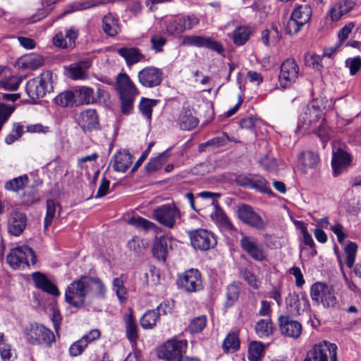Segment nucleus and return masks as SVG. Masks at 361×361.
<instances>
[{
	"instance_id": "nucleus-1",
	"label": "nucleus",
	"mask_w": 361,
	"mask_h": 361,
	"mask_svg": "<svg viewBox=\"0 0 361 361\" xmlns=\"http://www.w3.org/2000/svg\"><path fill=\"white\" fill-rule=\"evenodd\" d=\"M89 281L88 276H82L71 283L65 290V301L73 307H83L85 300L90 293Z\"/></svg>"
},
{
	"instance_id": "nucleus-2",
	"label": "nucleus",
	"mask_w": 361,
	"mask_h": 361,
	"mask_svg": "<svg viewBox=\"0 0 361 361\" xmlns=\"http://www.w3.org/2000/svg\"><path fill=\"white\" fill-rule=\"evenodd\" d=\"M26 341L33 345H40L50 347L55 341L54 333L42 324H30L23 331Z\"/></svg>"
},
{
	"instance_id": "nucleus-3",
	"label": "nucleus",
	"mask_w": 361,
	"mask_h": 361,
	"mask_svg": "<svg viewBox=\"0 0 361 361\" xmlns=\"http://www.w3.org/2000/svg\"><path fill=\"white\" fill-rule=\"evenodd\" d=\"M52 90V73L49 71L42 72L39 76L28 80L25 92L32 100L42 98L47 92Z\"/></svg>"
},
{
	"instance_id": "nucleus-4",
	"label": "nucleus",
	"mask_w": 361,
	"mask_h": 361,
	"mask_svg": "<svg viewBox=\"0 0 361 361\" xmlns=\"http://www.w3.org/2000/svg\"><path fill=\"white\" fill-rule=\"evenodd\" d=\"M152 218L164 227L172 229L181 219V212L173 203L160 205L153 209Z\"/></svg>"
},
{
	"instance_id": "nucleus-5",
	"label": "nucleus",
	"mask_w": 361,
	"mask_h": 361,
	"mask_svg": "<svg viewBox=\"0 0 361 361\" xmlns=\"http://www.w3.org/2000/svg\"><path fill=\"white\" fill-rule=\"evenodd\" d=\"M37 257L33 250L27 245L16 247L11 250L6 257V262L14 269H25L35 264Z\"/></svg>"
},
{
	"instance_id": "nucleus-6",
	"label": "nucleus",
	"mask_w": 361,
	"mask_h": 361,
	"mask_svg": "<svg viewBox=\"0 0 361 361\" xmlns=\"http://www.w3.org/2000/svg\"><path fill=\"white\" fill-rule=\"evenodd\" d=\"M187 346L186 340L171 338L158 348V357L166 361H180Z\"/></svg>"
},
{
	"instance_id": "nucleus-7",
	"label": "nucleus",
	"mask_w": 361,
	"mask_h": 361,
	"mask_svg": "<svg viewBox=\"0 0 361 361\" xmlns=\"http://www.w3.org/2000/svg\"><path fill=\"white\" fill-rule=\"evenodd\" d=\"M304 361H337V346L326 341L315 344Z\"/></svg>"
},
{
	"instance_id": "nucleus-8",
	"label": "nucleus",
	"mask_w": 361,
	"mask_h": 361,
	"mask_svg": "<svg viewBox=\"0 0 361 361\" xmlns=\"http://www.w3.org/2000/svg\"><path fill=\"white\" fill-rule=\"evenodd\" d=\"M191 245L200 251H207L214 248L216 245L214 234L204 228H199L188 232Z\"/></svg>"
},
{
	"instance_id": "nucleus-9",
	"label": "nucleus",
	"mask_w": 361,
	"mask_h": 361,
	"mask_svg": "<svg viewBox=\"0 0 361 361\" xmlns=\"http://www.w3.org/2000/svg\"><path fill=\"white\" fill-rule=\"evenodd\" d=\"M310 296L312 300L322 302L326 307H334L337 304L334 288L324 283H314L310 289Z\"/></svg>"
},
{
	"instance_id": "nucleus-10",
	"label": "nucleus",
	"mask_w": 361,
	"mask_h": 361,
	"mask_svg": "<svg viewBox=\"0 0 361 361\" xmlns=\"http://www.w3.org/2000/svg\"><path fill=\"white\" fill-rule=\"evenodd\" d=\"M181 45L206 48L219 54H221L224 50L223 45L220 42L204 35H185L183 38Z\"/></svg>"
},
{
	"instance_id": "nucleus-11",
	"label": "nucleus",
	"mask_w": 361,
	"mask_h": 361,
	"mask_svg": "<svg viewBox=\"0 0 361 361\" xmlns=\"http://www.w3.org/2000/svg\"><path fill=\"white\" fill-rule=\"evenodd\" d=\"M235 181L238 185L246 188L255 189L263 193H272L268 182L259 174L242 173L236 177Z\"/></svg>"
},
{
	"instance_id": "nucleus-12",
	"label": "nucleus",
	"mask_w": 361,
	"mask_h": 361,
	"mask_svg": "<svg viewBox=\"0 0 361 361\" xmlns=\"http://www.w3.org/2000/svg\"><path fill=\"white\" fill-rule=\"evenodd\" d=\"M178 287L187 293H195L202 288L201 274L197 269L186 271L177 280Z\"/></svg>"
},
{
	"instance_id": "nucleus-13",
	"label": "nucleus",
	"mask_w": 361,
	"mask_h": 361,
	"mask_svg": "<svg viewBox=\"0 0 361 361\" xmlns=\"http://www.w3.org/2000/svg\"><path fill=\"white\" fill-rule=\"evenodd\" d=\"M299 74V67L295 61L288 59L284 61L281 66L279 75L280 85L283 88L290 87L295 82Z\"/></svg>"
},
{
	"instance_id": "nucleus-14",
	"label": "nucleus",
	"mask_w": 361,
	"mask_h": 361,
	"mask_svg": "<svg viewBox=\"0 0 361 361\" xmlns=\"http://www.w3.org/2000/svg\"><path fill=\"white\" fill-rule=\"evenodd\" d=\"M241 248L253 259L262 262L267 259L263 245L257 238L250 235H243L240 240Z\"/></svg>"
},
{
	"instance_id": "nucleus-15",
	"label": "nucleus",
	"mask_w": 361,
	"mask_h": 361,
	"mask_svg": "<svg viewBox=\"0 0 361 361\" xmlns=\"http://www.w3.org/2000/svg\"><path fill=\"white\" fill-rule=\"evenodd\" d=\"M238 217L242 222L257 230L262 231L266 228L264 220L248 204H243L238 207Z\"/></svg>"
},
{
	"instance_id": "nucleus-16",
	"label": "nucleus",
	"mask_w": 361,
	"mask_h": 361,
	"mask_svg": "<svg viewBox=\"0 0 361 361\" xmlns=\"http://www.w3.org/2000/svg\"><path fill=\"white\" fill-rule=\"evenodd\" d=\"M137 78L143 87L153 88L161 83L163 72L155 66H147L138 72Z\"/></svg>"
},
{
	"instance_id": "nucleus-17",
	"label": "nucleus",
	"mask_w": 361,
	"mask_h": 361,
	"mask_svg": "<svg viewBox=\"0 0 361 361\" xmlns=\"http://www.w3.org/2000/svg\"><path fill=\"white\" fill-rule=\"evenodd\" d=\"M75 121L83 131H90L99 126V117L96 110L88 109L76 115Z\"/></svg>"
},
{
	"instance_id": "nucleus-18",
	"label": "nucleus",
	"mask_w": 361,
	"mask_h": 361,
	"mask_svg": "<svg viewBox=\"0 0 361 361\" xmlns=\"http://www.w3.org/2000/svg\"><path fill=\"white\" fill-rule=\"evenodd\" d=\"M279 322L282 334L293 338L300 336L302 326L298 321L291 319L288 316H281Z\"/></svg>"
},
{
	"instance_id": "nucleus-19",
	"label": "nucleus",
	"mask_w": 361,
	"mask_h": 361,
	"mask_svg": "<svg viewBox=\"0 0 361 361\" xmlns=\"http://www.w3.org/2000/svg\"><path fill=\"white\" fill-rule=\"evenodd\" d=\"M352 161L351 156L342 149L333 151L331 165L336 176L340 175Z\"/></svg>"
},
{
	"instance_id": "nucleus-20",
	"label": "nucleus",
	"mask_w": 361,
	"mask_h": 361,
	"mask_svg": "<svg viewBox=\"0 0 361 361\" xmlns=\"http://www.w3.org/2000/svg\"><path fill=\"white\" fill-rule=\"evenodd\" d=\"M319 156L312 151L302 152L298 155L299 169L303 174H308L310 171L314 170L319 164Z\"/></svg>"
},
{
	"instance_id": "nucleus-21",
	"label": "nucleus",
	"mask_w": 361,
	"mask_h": 361,
	"mask_svg": "<svg viewBox=\"0 0 361 361\" xmlns=\"http://www.w3.org/2000/svg\"><path fill=\"white\" fill-rule=\"evenodd\" d=\"M27 225L26 215L22 212H13L8 222V231L10 234L18 236L20 235Z\"/></svg>"
},
{
	"instance_id": "nucleus-22",
	"label": "nucleus",
	"mask_w": 361,
	"mask_h": 361,
	"mask_svg": "<svg viewBox=\"0 0 361 361\" xmlns=\"http://www.w3.org/2000/svg\"><path fill=\"white\" fill-rule=\"evenodd\" d=\"M32 279L37 288L54 296L60 295L58 288L44 274L38 271L34 272L32 274Z\"/></svg>"
},
{
	"instance_id": "nucleus-23",
	"label": "nucleus",
	"mask_w": 361,
	"mask_h": 361,
	"mask_svg": "<svg viewBox=\"0 0 361 361\" xmlns=\"http://www.w3.org/2000/svg\"><path fill=\"white\" fill-rule=\"evenodd\" d=\"M214 207V212L211 214L212 219L221 229L226 231H231L235 229L231 220L228 219L226 213L219 207L218 202L215 200L212 201Z\"/></svg>"
},
{
	"instance_id": "nucleus-24",
	"label": "nucleus",
	"mask_w": 361,
	"mask_h": 361,
	"mask_svg": "<svg viewBox=\"0 0 361 361\" xmlns=\"http://www.w3.org/2000/svg\"><path fill=\"white\" fill-rule=\"evenodd\" d=\"M114 171L125 173L133 163V157L127 151H118L111 158Z\"/></svg>"
},
{
	"instance_id": "nucleus-25",
	"label": "nucleus",
	"mask_w": 361,
	"mask_h": 361,
	"mask_svg": "<svg viewBox=\"0 0 361 361\" xmlns=\"http://www.w3.org/2000/svg\"><path fill=\"white\" fill-rule=\"evenodd\" d=\"M75 106L94 104L98 102L92 87L82 86L74 90Z\"/></svg>"
},
{
	"instance_id": "nucleus-26",
	"label": "nucleus",
	"mask_w": 361,
	"mask_h": 361,
	"mask_svg": "<svg viewBox=\"0 0 361 361\" xmlns=\"http://www.w3.org/2000/svg\"><path fill=\"white\" fill-rule=\"evenodd\" d=\"M116 85L120 95L137 94L138 91L126 73H119L116 78Z\"/></svg>"
},
{
	"instance_id": "nucleus-27",
	"label": "nucleus",
	"mask_w": 361,
	"mask_h": 361,
	"mask_svg": "<svg viewBox=\"0 0 361 361\" xmlns=\"http://www.w3.org/2000/svg\"><path fill=\"white\" fill-rule=\"evenodd\" d=\"M117 53L126 60L128 66L141 61L145 58L144 55L138 49L133 47L119 48L117 49Z\"/></svg>"
},
{
	"instance_id": "nucleus-28",
	"label": "nucleus",
	"mask_w": 361,
	"mask_h": 361,
	"mask_svg": "<svg viewBox=\"0 0 361 361\" xmlns=\"http://www.w3.org/2000/svg\"><path fill=\"white\" fill-rule=\"evenodd\" d=\"M102 30L109 36L114 37L119 32L118 18L111 13H109L103 17Z\"/></svg>"
},
{
	"instance_id": "nucleus-29",
	"label": "nucleus",
	"mask_w": 361,
	"mask_h": 361,
	"mask_svg": "<svg viewBox=\"0 0 361 361\" xmlns=\"http://www.w3.org/2000/svg\"><path fill=\"white\" fill-rule=\"evenodd\" d=\"M91 66L90 61H82L71 66L68 68L70 78L73 80H85L87 78V70Z\"/></svg>"
},
{
	"instance_id": "nucleus-30",
	"label": "nucleus",
	"mask_w": 361,
	"mask_h": 361,
	"mask_svg": "<svg viewBox=\"0 0 361 361\" xmlns=\"http://www.w3.org/2000/svg\"><path fill=\"white\" fill-rule=\"evenodd\" d=\"M322 112L319 107L314 106H307L301 117V121L304 125L312 126L322 118Z\"/></svg>"
},
{
	"instance_id": "nucleus-31",
	"label": "nucleus",
	"mask_w": 361,
	"mask_h": 361,
	"mask_svg": "<svg viewBox=\"0 0 361 361\" xmlns=\"http://www.w3.org/2000/svg\"><path fill=\"white\" fill-rule=\"evenodd\" d=\"M44 61L41 56L30 54L21 58L18 65L19 67L27 70H36L43 65Z\"/></svg>"
},
{
	"instance_id": "nucleus-32",
	"label": "nucleus",
	"mask_w": 361,
	"mask_h": 361,
	"mask_svg": "<svg viewBox=\"0 0 361 361\" xmlns=\"http://www.w3.org/2000/svg\"><path fill=\"white\" fill-rule=\"evenodd\" d=\"M130 312H131L130 310ZM123 319L126 326V337L130 342H135L137 338V326L132 312L125 314Z\"/></svg>"
},
{
	"instance_id": "nucleus-33",
	"label": "nucleus",
	"mask_w": 361,
	"mask_h": 361,
	"mask_svg": "<svg viewBox=\"0 0 361 361\" xmlns=\"http://www.w3.org/2000/svg\"><path fill=\"white\" fill-rule=\"evenodd\" d=\"M198 119L192 116L190 110L181 112L178 119L180 128L184 130H190L198 124Z\"/></svg>"
},
{
	"instance_id": "nucleus-34",
	"label": "nucleus",
	"mask_w": 361,
	"mask_h": 361,
	"mask_svg": "<svg viewBox=\"0 0 361 361\" xmlns=\"http://www.w3.org/2000/svg\"><path fill=\"white\" fill-rule=\"evenodd\" d=\"M312 16V9L310 6H299L292 12L291 17L299 22L303 26L307 24Z\"/></svg>"
},
{
	"instance_id": "nucleus-35",
	"label": "nucleus",
	"mask_w": 361,
	"mask_h": 361,
	"mask_svg": "<svg viewBox=\"0 0 361 361\" xmlns=\"http://www.w3.org/2000/svg\"><path fill=\"white\" fill-rule=\"evenodd\" d=\"M169 157V152L168 151H165L157 157L150 159L145 165L146 171L149 173H152L160 169L168 161Z\"/></svg>"
},
{
	"instance_id": "nucleus-36",
	"label": "nucleus",
	"mask_w": 361,
	"mask_h": 361,
	"mask_svg": "<svg viewBox=\"0 0 361 361\" xmlns=\"http://www.w3.org/2000/svg\"><path fill=\"white\" fill-rule=\"evenodd\" d=\"M128 224L145 231H154L157 233L160 230L157 224L141 216H133L128 220Z\"/></svg>"
},
{
	"instance_id": "nucleus-37",
	"label": "nucleus",
	"mask_w": 361,
	"mask_h": 361,
	"mask_svg": "<svg viewBox=\"0 0 361 361\" xmlns=\"http://www.w3.org/2000/svg\"><path fill=\"white\" fill-rule=\"evenodd\" d=\"M30 182L27 175L20 176L8 180L5 183V189L8 191L18 192L25 188Z\"/></svg>"
},
{
	"instance_id": "nucleus-38",
	"label": "nucleus",
	"mask_w": 361,
	"mask_h": 361,
	"mask_svg": "<svg viewBox=\"0 0 361 361\" xmlns=\"http://www.w3.org/2000/svg\"><path fill=\"white\" fill-rule=\"evenodd\" d=\"M255 332L261 338H268L273 333V324L271 319L266 318L258 321L255 325Z\"/></svg>"
},
{
	"instance_id": "nucleus-39",
	"label": "nucleus",
	"mask_w": 361,
	"mask_h": 361,
	"mask_svg": "<svg viewBox=\"0 0 361 361\" xmlns=\"http://www.w3.org/2000/svg\"><path fill=\"white\" fill-rule=\"evenodd\" d=\"M302 302L303 303L304 307H306L308 303V301L306 298H302ZM287 305L290 308V311L293 313H296L298 314H300L301 312L304 310V309L301 308V300L299 298V295L295 293H290L286 298Z\"/></svg>"
},
{
	"instance_id": "nucleus-40",
	"label": "nucleus",
	"mask_w": 361,
	"mask_h": 361,
	"mask_svg": "<svg viewBox=\"0 0 361 361\" xmlns=\"http://www.w3.org/2000/svg\"><path fill=\"white\" fill-rule=\"evenodd\" d=\"M251 34L250 29L245 26L236 27L233 33V41L236 46L245 44L249 39Z\"/></svg>"
},
{
	"instance_id": "nucleus-41",
	"label": "nucleus",
	"mask_w": 361,
	"mask_h": 361,
	"mask_svg": "<svg viewBox=\"0 0 361 361\" xmlns=\"http://www.w3.org/2000/svg\"><path fill=\"white\" fill-rule=\"evenodd\" d=\"M261 36L263 44L267 47L276 44L281 37L280 32L275 25H273L269 30H263Z\"/></svg>"
},
{
	"instance_id": "nucleus-42",
	"label": "nucleus",
	"mask_w": 361,
	"mask_h": 361,
	"mask_svg": "<svg viewBox=\"0 0 361 361\" xmlns=\"http://www.w3.org/2000/svg\"><path fill=\"white\" fill-rule=\"evenodd\" d=\"M154 256L159 260L164 261L167 253V243L164 237L156 238L152 248Z\"/></svg>"
},
{
	"instance_id": "nucleus-43",
	"label": "nucleus",
	"mask_w": 361,
	"mask_h": 361,
	"mask_svg": "<svg viewBox=\"0 0 361 361\" xmlns=\"http://www.w3.org/2000/svg\"><path fill=\"white\" fill-rule=\"evenodd\" d=\"M159 319V314L154 310H147L140 319V326L144 329H151L156 326Z\"/></svg>"
},
{
	"instance_id": "nucleus-44",
	"label": "nucleus",
	"mask_w": 361,
	"mask_h": 361,
	"mask_svg": "<svg viewBox=\"0 0 361 361\" xmlns=\"http://www.w3.org/2000/svg\"><path fill=\"white\" fill-rule=\"evenodd\" d=\"M222 348L226 353L238 350L240 348L238 334L235 331L229 333L224 340Z\"/></svg>"
},
{
	"instance_id": "nucleus-45",
	"label": "nucleus",
	"mask_w": 361,
	"mask_h": 361,
	"mask_svg": "<svg viewBox=\"0 0 361 361\" xmlns=\"http://www.w3.org/2000/svg\"><path fill=\"white\" fill-rule=\"evenodd\" d=\"M54 102L61 106H75L74 90L65 91L59 94L54 98Z\"/></svg>"
},
{
	"instance_id": "nucleus-46",
	"label": "nucleus",
	"mask_w": 361,
	"mask_h": 361,
	"mask_svg": "<svg viewBox=\"0 0 361 361\" xmlns=\"http://www.w3.org/2000/svg\"><path fill=\"white\" fill-rule=\"evenodd\" d=\"M60 205L53 200H48L46 203V215L44 217V226L47 228L52 223L55 216L56 209Z\"/></svg>"
},
{
	"instance_id": "nucleus-47",
	"label": "nucleus",
	"mask_w": 361,
	"mask_h": 361,
	"mask_svg": "<svg viewBox=\"0 0 361 361\" xmlns=\"http://www.w3.org/2000/svg\"><path fill=\"white\" fill-rule=\"evenodd\" d=\"M25 77L11 76L0 80V88L5 90H16Z\"/></svg>"
},
{
	"instance_id": "nucleus-48",
	"label": "nucleus",
	"mask_w": 361,
	"mask_h": 361,
	"mask_svg": "<svg viewBox=\"0 0 361 361\" xmlns=\"http://www.w3.org/2000/svg\"><path fill=\"white\" fill-rule=\"evenodd\" d=\"M157 104V100L142 98L140 102L139 108L142 114L149 121L152 118V108Z\"/></svg>"
},
{
	"instance_id": "nucleus-49",
	"label": "nucleus",
	"mask_w": 361,
	"mask_h": 361,
	"mask_svg": "<svg viewBox=\"0 0 361 361\" xmlns=\"http://www.w3.org/2000/svg\"><path fill=\"white\" fill-rule=\"evenodd\" d=\"M240 286L238 282L231 283L226 290V305L232 306L238 299Z\"/></svg>"
},
{
	"instance_id": "nucleus-50",
	"label": "nucleus",
	"mask_w": 361,
	"mask_h": 361,
	"mask_svg": "<svg viewBox=\"0 0 361 361\" xmlns=\"http://www.w3.org/2000/svg\"><path fill=\"white\" fill-rule=\"evenodd\" d=\"M264 351L263 345L257 341L252 342L248 348V359L250 361H259Z\"/></svg>"
},
{
	"instance_id": "nucleus-51",
	"label": "nucleus",
	"mask_w": 361,
	"mask_h": 361,
	"mask_svg": "<svg viewBox=\"0 0 361 361\" xmlns=\"http://www.w3.org/2000/svg\"><path fill=\"white\" fill-rule=\"evenodd\" d=\"M114 290L121 303H124L126 301L127 290L124 286V281L121 277H116L113 280Z\"/></svg>"
},
{
	"instance_id": "nucleus-52",
	"label": "nucleus",
	"mask_w": 361,
	"mask_h": 361,
	"mask_svg": "<svg viewBox=\"0 0 361 361\" xmlns=\"http://www.w3.org/2000/svg\"><path fill=\"white\" fill-rule=\"evenodd\" d=\"M357 248V245L353 242L348 243L344 247L345 263L349 268L355 263Z\"/></svg>"
},
{
	"instance_id": "nucleus-53",
	"label": "nucleus",
	"mask_w": 361,
	"mask_h": 361,
	"mask_svg": "<svg viewBox=\"0 0 361 361\" xmlns=\"http://www.w3.org/2000/svg\"><path fill=\"white\" fill-rule=\"evenodd\" d=\"M21 199L22 202L27 206L32 205L39 200L37 195V190L33 187L27 188L22 195Z\"/></svg>"
},
{
	"instance_id": "nucleus-54",
	"label": "nucleus",
	"mask_w": 361,
	"mask_h": 361,
	"mask_svg": "<svg viewBox=\"0 0 361 361\" xmlns=\"http://www.w3.org/2000/svg\"><path fill=\"white\" fill-rule=\"evenodd\" d=\"M207 324V317L201 315L193 318L188 326V329L191 333L201 332Z\"/></svg>"
},
{
	"instance_id": "nucleus-55",
	"label": "nucleus",
	"mask_w": 361,
	"mask_h": 361,
	"mask_svg": "<svg viewBox=\"0 0 361 361\" xmlns=\"http://www.w3.org/2000/svg\"><path fill=\"white\" fill-rule=\"evenodd\" d=\"M23 133V126L19 123H14L11 133L6 137L5 142L8 145H11L16 140H18Z\"/></svg>"
},
{
	"instance_id": "nucleus-56",
	"label": "nucleus",
	"mask_w": 361,
	"mask_h": 361,
	"mask_svg": "<svg viewBox=\"0 0 361 361\" xmlns=\"http://www.w3.org/2000/svg\"><path fill=\"white\" fill-rule=\"evenodd\" d=\"M89 279L90 292L93 290L94 286L96 296L99 298H103L106 293V288L103 282L97 277L89 276Z\"/></svg>"
},
{
	"instance_id": "nucleus-57",
	"label": "nucleus",
	"mask_w": 361,
	"mask_h": 361,
	"mask_svg": "<svg viewBox=\"0 0 361 361\" xmlns=\"http://www.w3.org/2000/svg\"><path fill=\"white\" fill-rule=\"evenodd\" d=\"M87 346V341L85 338H81L78 341L72 343L69 348V353L71 357H77L81 355Z\"/></svg>"
},
{
	"instance_id": "nucleus-58",
	"label": "nucleus",
	"mask_w": 361,
	"mask_h": 361,
	"mask_svg": "<svg viewBox=\"0 0 361 361\" xmlns=\"http://www.w3.org/2000/svg\"><path fill=\"white\" fill-rule=\"evenodd\" d=\"M166 30L168 34L171 35L180 34L184 32L180 18H177L169 20L166 25Z\"/></svg>"
},
{
	"instance_id": "nucleus-59",
	"label": "nucleus",
	"mask_w": 361,
	"mask_h": 361,
	"mask_svg": "<svg viewBox=\"0 0 361 361\" xmlns=\"http://www.w3.org/2000/svg\"><path fill=\"white\" fill-rule=\"evenodd\" d=\"M227 133H224L221 136L214 137L207 140L206 142L202 144L200 147H206V146H214V147H221L228 142V141H231Z\"/></svg>"
},
{
	"instance_id": "nucleus-60",
	"label": "nucleus",
	"mask_w": 361,
	"mask_h": 361,
	"mask_svg": "<svg viewBox=\"0 0 361 361\" xmlns=\"http://www.w3.org/2000/svg\"><path fill=\"white\" fill-rule=\"evenodd\" d=\"M174 307V302L172 300H166L161 302L154 310L157 314H159V317L161 315H166L171 314Z\"/></svg>"
},
{
	"instance_id": "nucleus-61",
	"label": "nucleus",
	"mask_w": 361,
	"mask_h": 361,
	"mask_svg": "<svg viewBox=\"0 0 361 361\" xmlns=\"http://www.w3.org/2000/svg\"><path fill=\"white\" fill-rule=\"evenodd\" d=\"M137 94L120 95L121 100L122 112L125 114H129L133 106V101Z\"/></svg>"
},
{
	"instance_id": "nucleus-62",
	"label": "nucleus",
	"mask_w": 361,
	"mask_h": 361,
	"mask_svg": "<svg viewBox=\"0 0 361 361\" xmlns=\"http://www.w3.org/2000/svg\"><path fill=\"white\" fill-rule=\"evenodd\" d=\"M11 346L4 342V335L0 333V355L4 361H9L11 357Z\"/></svg>"
},
{
	"instance_id": "nucleus-63",
	"label": "nucleus",
	"mask_w": 361,
	"mask_h": 361,
	"mask_svg": "<svg viewBox=\"0 0 361 361\" xmlns=\"http://www.w3.org/2000/svg\"><path fill=\"white\" fill-rule=\"evenodd\" d=\"M259 164L266 171H271L276 168V161L269 154H264L259 161Z\"/></svg>"
},
{
	"instance_id": "nucleus-64",
	"label": "nucleus",
	"mask_w": 361,
	"mask_h": 361,
	"mask_svg": "<svg viewBox=\"0 0 361 361\" xmlns=\"http://www.w3.org/2000/svg\"><path fill=\"white\" fill-rule=\"evenodd\" d=\"M345 65L349 68L350 75H354L361 68V58H349L345 61Z\"/></svg>"
}]
</instances>
